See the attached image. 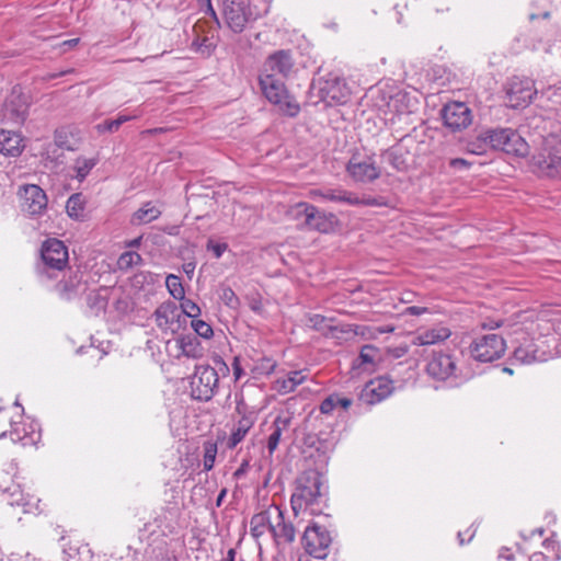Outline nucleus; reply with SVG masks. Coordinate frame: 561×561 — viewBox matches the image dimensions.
Wrapping results in <instances>:
<instances>
[{
	"mask_svg": "<svg viewBox=\"0 0 561 561\" xmlns=\"http://www.w3.org/2000/svg\"><path fill=\"white\" fill-rule=\"evenodd\" d=\"M325 495L320 473L306 471L296 480L295 491L290 497L291 510L296 516L306 512L319 515L322 513Z\"/></svg>",
	"mask_w": 561,
	"mask_h": 561,
	"instance_id": "f257e3e1",
	"label": "nucleus"
},
{
	"mask_svg": "<svg viewBox=\"0 0 561 561\" xmlns=\"http://www.w3.org/2000/svg\"><path fill=\"white\" fill-rule=\"evenodd\" d=\"M272 0H222V15L227 27L240 34L256 20L267 14Z\"/></svg>",
	"mask_w": 561,
	"mask_h": 561,
	"instance_id": "f03ea898",
	"label": "nucleus"
},
{
	"mask_svg": "<svg viewBox=\"0 0 561 561\" xmlns=\"http://www.w3.org/2000/svg\"><path fill=\"white\" fill-rule=\"evenodd\" d=\"M284 78L275 77L267 73H260L259 82L261 91L264 96L273 104L277 105L279 110L294 117L300 112L299 103L288 94Z\"/></svg>",
	"mask_w": 561,
	"mask_h": 561,
	"instance_id": "7ed1b4c3",
	"label": "nucleus"
},
{
	"mask_svg": "<svg viewBox=\"0 0 561 561\" xmlns=\"http://www.w3.org/2000/svg\"><path fill=\"white\" fill-rule=\"evenodd\" d=\"M533 172L540 176L561 178V142L554 138L545 139L530 160Z\"/></svg>",
	"mask_w": 561,
	"mask_h": 561,
	"instance_id": "20e7f679",
	"label": "nucleus"
},
{
	"mask_svg": "<svg viewBox=\"0 0 561 561\" xmlns=\"http://www.w3.org/2000/svg\"><path fill=\"white\" fill-rule=\"evenodd\" d=\"M308 196L319 202H330L348 206H381L383 203L380 198L371 196H358L356 193L344 190L341 186L336 187H319L311 188Z\"/></svg>",
	"mask_w": 561,
	"mask_h": 561,
	"instance_id": "39448f33",
	"label": "nucleus"
},
{
	"mask_svg": "<svg viewBox=\"0 0 561 561\" xmlns=\"http://www.w3.org/2000/svg\"><path fill=\"white\" fill-rule=\"evenodd\" d=\"M489 144L492 150H500L515 157H525L529 151L527 141L508 127L490 128Z\"/></svg>",
	"mask_w": 561,
	"mask_h": 561,
	"instance_id": "423d86ee",
	"label": "nucleus"
},
{
	"mask_svg": "<svg viewBox=\"0 0 561 561\" xmlns=\"http://www.w3.org/2000/svg\"><path fill=\"white\" fill-rule=\"evenodd\" d=\"M41 256L43 266L38 267L41 276L53 277V272L62 271L68 265V249L65 243L58 239H48L43 243Z\"/></svg>",
	"mask_w": 561,
	"mask_h": 561,
	"instance_id": "0eeeda50",
	"label": "nucleus"
},
{
	"mask_svg": "<svg viewBox=\"0 0 561 561\" xmlns=\"http://www.w3.org/2000/svg\"><path fill=\"white\" fill-rule=\"evenodd\" d=\"M469 348L473 359L481 363H490L504 355L506 342L500 334L488 333L474 339Z\"/></svg>",
	"mask_w": 561,
	"mask_h": 561,
	"instance_id": "6e6552de",
	"label": "nucleus"
},
{
	"mask_svg": "<svg viewBox=\"0 0 561 561\" xmlns=\"http://www.w3.org/2000/svg\"><path fill=\"white\" fill-rule=\"evenodd\" d=\"M218 383V373L214 367L198 365L191 380L192 397L195 400L208 401L215 396Z\"/></svg>",
	"mask_w": 561,
	"mask_h": 561,
	"instance_id": "1a4fd4ad",
	"label": "nucleus"
},
{
	"mask_svg": "<svg viewBox=\"0 0 561 561\" xmlns=\"http://www.w3.org/2000/svg\"><path fill=\"white\" fill-rule=\"evenodd\" d=\"M536 94L535 83L529 78L515 76L506 83V98L512 108L528 106Z\"/></svg>",
	"mask_w": 561,
	"mask_h": 561,
	"instance_id": "9d476101",
	"label": "nucleus"
},
{
	"mask_svg": "<svg viewBox=\"0 0 561 561\" xmlns=\"http://www.w3.org/2000/svg\"><path fill=\"white\" fill-rule=\"evenodd\" d=\"M331 542L332 537L327 528L312 524L305 529L302 546L309 556L324 559L329 553Z\"/></svg>",
	"mask_w": 561,
	"mask_h": 561,
	"instance_id": "9b49d317",
	"label": "nucleus"
},
{
	"mask_svg": "<svg viewBox=\"0 0 561 561\" xmlns=\"http://www.w3.org/2000/svg\"><path fill=\"white\" fill-rule=\"evenodd\" d=\"M319 96L328 105L344 104L350 98V89L342 77L336 73H329L320 82Z\"/></svg>",
	"mask_w": 561,
	"mask_h": 561,
	"instance_id": "f8f14e48",
	"label": "nucleus"
},
{
	"mask_svg": "<svg viewBox=\"0 0 561 561\" xmlns=\"http://www.w3.org/2000/svg\"><path fill=\"white\" fill-rule=\"evenodd\" d=\"M28 96L20 88H13L3 104V119L13 125H21L28 114Z\"/></svg>",
	"mask_w": 561,
	"mask_h": 561,
	"instance_id": "ddd939ff",
	"label": "nucleus"
},
{
	"mask_svg": "<svg viewBox=\"0 0 561 561\" xmlns=\"http://www.w3.org/2000/svg\"><path fill=\"white\" fill-rule=\"evenodd\" d=\"M346 171L357 183H370L380 176V169L373 157L353 156L346 164Z\"/></svg>",
	"mask_w": 561,
	"mask_h": 561,
	"instance_id": "4468645a",
	"label": "nucleus"
},
{
	"mask_svg": "<svg viewBox=\"0 0 561 561\" xmlns=\"http://www.w3.org/2000/svg\"><path fill=\"white\" fill-rule=\"evenodd\" d=\"M440 114L444 125L453 131L466 129L472 123L471 110L462 102L446 104Z\"/></svg>",
	"mask_w": 561,
	"mask_h": 561,
	"instance_id": "2eb2a0df",
	"label": "nucleus"
},
{
	"mask_svg": "<svg viewBox=\"0 0 561 561\" xmlns=\"http://www.w3.org/2000/svg\"><path fill=\"white\" fill-rule=\"evenodd\" d=\"M157 327L164 333H175L182 327V312L171 300L162 302L153 312Z\"/></svg>",
	"mask_w": 561,
	"mask_h": 561,
	"instance_id": "dca6fc26",
	"label": "nucleus"
},
{
	"mask_svg": "<svg viewBox=\"0 0 561 561\" xmlns=\"http://www.w3.org/2000/svg\"><path fill=\"white\" fill-rule=\"evenodd\" d=\"M19 195L21 197L22 210L31 216H39L47 208V196L46 193L35 184L23 185Z\"/></svg>",
	"mask_w": 561,
	"mask_h": 561,
	"instance_id": "f3484780",
	"label": "nucleus"
},
{
	"mask_svg": "<svg viewBox=\"0 0 561 561\" xmlns=\"http://www.w3.org/2000/svg\"><path fill=\"white\" fill-rule=\"evenodd\" d=\"M236 410L240 415V419L232 430L228 440V447L231 449L244 439L257 420V412L253 408H249L242 401L237 403Z\"/></svg>",
	"mask_w": 561,
	"mask_h": 561,
	"instance_id": "a211bd4d",
	"label": "nucleus"
},
{
	"mask_svg": "<svg viewBox=\"0 0 561 561\" xmlns=\"http://www.w3.org/2000/svg\"><path fill=\"white\" fill-rule=\"evenodd\" d=\"M427 374L437 380H447L456 377V359L447 353L434 352L426 365Z\"/></svg>",
	"mask_w": 561,
	"mask_h": 561,
	"instance_id": "6ab92c4d",
	"label": "nucleus"
},
{
	"mask_svg": "<svg viewBox=\"0 0 561 561\" xmlns=\"http://www.w3.org/2000/svg\"><path fill=\"white\" fill-rule=\"evenodd\" d=\"M294 67V59L290 50L280 49L271 54L264 61L261 73L286 78Z\"/></svg>",
	"mask_w": 561,
	"mask_h": 561,
	"instance_id": "aec40b11",
	"label": "nucleus"
},
{
	"mask_svg": "<svg viewBox=\"0 0 561 561\" xmlns=\"http://www.w3.org/2000/svg\"><path fill=\"white\" fill-rule=\"evenodd\" d=\"M7 494V501L11 506L22 507L26 514H38L42 512L39 507V499L35 495L25 493L20 485H12L3 490Z\"/></svg>",
	"mask_w": 561,
	"mask_h": 561,
	"instance_id": "412c9836",
	"label": "nucleus"
},
{
	"mask_svg": "<svg viewBox=\"0 0 561 561\" xmlns=\"http://www.w3.org/2000/svg\"><path fill=\"white\" fill-rule=\"evenodd\" d=\"M302 210L307 213V219L304 227L321 233H328L333 230L334 215L319 210L314 205H302Z\"/></svg>",
	"mask_w": 561,
	"mask_h": 561,
	"instance_id": "4be33fe9",
	"label": "nucleus"
},
{
	"mask_svg": "<svg viewBox=\"0 0 561 561\" xmlns=\"http://www.w3.org/2000/svg\"><path fill=\"white\" fill-rule=\"evenodd\" d=\"M392 389V382L387 378L370 380L362 390L360 399L367 404H375L390 396Z\"/></svg>",
	"mask_w": 561,
	"mask_h": 561,
	"instance_id": "5701e85b",
	"label": "nucleus"
},
{
	"mask_svg": "<svg viewBox=\"0 0 561 561\" xmlns=\"http://www.w3.org/2000/svg\"><path fill=\"white\" fill-rule=\"evenodd\" d=\"M278 518V506L271 505L265 511H262L252 516L250 520V531L254 538H260L266 531H272L273 518Z\"/></svg>",
	"mask_w": 561,
	"mask_h": 561,
	"instance_id": "b1692460",
	"label": "nucleus"
},
{
	"mask_svg": "<svg viewBox=\"0 0 561 561\" xmlns=\"http://www.w3.org/2000/svg\"><path fill=\"white\" fill-rule=\"evenodd\" d=\"M308 327L320 332L325 337L340 339L342 333L348 332L344 328L335 325L333 319L325 318L321 314H311L307 320Z\"/></svg>",
	"mask_w": 561,
	"mask_h": 561,
	"instance_id": "393cba45",
	"label": "nucleus"
},
{
	"mask_svg": "<svg viewBox=\"0 0 561 561\" xmlns=\"http://www.w3.org/2000/svg\"><path fill=\"white\" fill-rule=\"evenodd\" d=\"M55 290L64 300H72L85 290V285L81 282L79 273H72L67 279L60 280Z\"/></svg>",
	"mask_w": 561,
	"mask_h": 561,
	"instance_id": "a878e982",
	"label": "nucleus"
},
{
	"mask_svg": "<svg viewBox=\"0 0 561 561\" xmlns=\"http://www.w3.org/2000/svg\"><path fill=\"white\" fill-rule=\"evenodd\" d=\"M379 355V350L371 344H366L360 348L358 357L353 362L352 369L360 373H370L375 369L376 358Z\"/></svg>",
	"mask_w": 561,
	"mask_h": 561,
	"instance_id": "bb28decb",
	"label": "nucleus"
},
{
	"mask_svg": "<svg viewBox=\"0 0 561 561\" xmlns=\"http://www.w3.org/2000/svg\"><path fill=\"white\" fill-rule=\"evenodd\" d=\"M23 148V138L19 133L5 129L0 130V153L18 157Z\"/></svg>",
	"mask_w": 561,
	"mask_h": 561,
	"instance_id": "cd10ccee",
	"label": "nucleus"
},
{
	"mask_svg": "<svg viewBox=\"0 0 561 561\" xmlns=\"http://www.w3.org/2000/svg\"><path fill=\"white\" fill-rule=\"evenodd\" d=\"M451 335L449 328L438 324L420 331L414 337L415 345H432L447 340Z\"/></svg>",
	"mask_w": 561,
	"mask_h": 561,
	"instance_id": "c85d7f7f",
	"label": "nucleus"
},
{
	"mask_svg": "<svg viewBox=\"0 0 561 561\" xmlns=\"http://www.w3.org/2000/svg\"><path fill=\"white\" fill-rule=\"evenodd\" d=\"M272 536L277 543L280 541L290 543L295 540L296 531L291 523H287L284 517V512L278 506V518H273Z\"/></svg>",
	"mask_w": 561,
	"mask_h": 561,
	"instance_id": "c756f323",
	"label": "nucleus"
},
{
	"mask_svg": "<svg viewBox=\"0 0 561 561\" xmlns=\"http://www.w3.org/2000/svg\"><path fill=\"white\" fill-rule=\"evenodd\" d=\"M514 359L520 364H531L535 362H542L546 359L545 353L538 352L536 344L533 341H526L514 351Z\"/></svg>",
	"mask_w": 561,
	"mask_h": 561,
	"instance_id": "7c9ffc66",
	"label": "nucleus"
},
{
	"mask_svg": "<svg viewBox=\"0 0 561 561\" xmlns=\"http://www.w3.org/2000/svg\"><path fill=\"white\" fill-rule=\"evenodd\" d=\"M178 345L182 352V355L185 357L196 359L203 357L204 355V347L202 346L198 339L194 335H182L178 340Z\"/></svg>",
	"mask_w": 561,
	"mask_h": 561,
	"instance_id": "2f4dec72",
	"label": "nucleus"
},
{
	"mask_svg": "<svg viewBox=\"0 0 561 561\" xmlns=\"http://www.w3.org/2000/svg\"><path fill=\"white\" fill-rule=\"evenodd\" d=\"M33 431L30 433L24 425L20 422L11 421V430L4 431L0 434V439L9 436L13 443H21L23 446L33 444L35 440L32 436Z\"/></svg>",
	"mask_w": 561,
	"mask_h": 561,
	"instance_id": "473e14b6",
	"label": "nucleus"
},
{
	"mask_svg": "<svg viewBox=\"0 0 561 561\" xmlns=\"http://www.w3.org/2000/svg\"><path fill=\"white\" fill-rule=\"evenodd\" d=\"M289 426V419L277 416L272 424V432L267 438V449L270 455L277 449L282 434Z\"/></svg>",
	"mask_w": 561,
	"mask_h": 561,
	"instance_id": "72a5a7b5",
	"label": "nucleus"
},
{
	"mask_svg": "<svg viewBox=\"0 0 561 561\" xmlns=\"http://www.w3.org/2000/svg\"><path fill=\"white\" fill-rule=\"evenodd\" d=\"M160 215L161 210L152 203L148 202L133 214L130 222L133 225L149 224L159 218Z\"/></svg>",
	"mask_w": 561,
	"mask_h": 561,
	"instance_id": "f704fd0d",
	"label": "nucleus"
},
{
	"mask_svg": "<svg viewBox=\"0 0 561 561\" xmlns=\"http://www.w3.org/2000/svg\"><path fill=\"white\" fill-rule=\"evenodd\" d=\"M490 128L481 130L474 138L467 142V151L477 156L486 153L491 149L489 144Z\"/></svg>",
	"mask_w": 561,
	"mask_h": 561,
	"instance_id": "c9c22d12",
	"label": "nucleus"
},
{
	"mask_svg": "<svg viewBox=\"0 0 561 561\" xmlns=\"http://www.w3.org/2000/svg\"><path fill=\"white\" fill-rule=\"evenodd\" d=\"M84 199L80 193L72 194L66 204V210L69 217L79 220L84 215Z\"/></svg>",
	"mask_w": 561,
	"mask_h": 561,
	"instance_id": "e433bc0d",
	"label": "nucleus"
},
{
	"mask_svg": "<svg viewBox=\"0 0 561 561\" xmlns=\"http://www.w3.org/2000/svg\"><path fill=\"white\" fill-rule=\"evenodd\" d=\"M96 163L98 160L94 158H77L73 165L75 178L82 182L88 176L90 171L96 165Z\"/></svg>",
	"mask_w": 561,
	"mask_h": 561,
	"instance_id": "4c0bfd02",
	"label": "nucleus"
},
{
	"mask_svg": "<svg viewBox=\"0 0 561 561\" xmlns=\"http://www.w3.org/2000/svg\"><path fill=\"white\" fill-rule=\"evenodd\" d=\"M305 378L301 371H291L288 374L287 378L277 381L278 390L283 393L293 392L297 386L305 381Z\"/></svg>",
	"mask_w": 561,
	"mask_h": 561,
	"instance_id": "58836bf2",
	"label": "nucleus"
},
{
	"mask_svg": "<svg viewBox=\"0 0 561 561\" xmlns=\"http://www.w3.org/2000/svg\"><path fill=\"white\" fill-rule=\"evenodd\" d=\"M179 309L182 312V323L186 322V318H192V320H194L202 313L199 306L195 301L186 299L185 297L181 300Z\"/></svg>",
	"mask_w": 561,
	"mask_h": 561,
	"instance_id": "ea45409f",
	"label": "nucleus"
},
{
	"mask_svg": "<svg viewBox=\"0 0 561 561\" xmlns=\"http://www.w3.org/2000/svg\"><path fill=\"white\" fill-rule=\"evenodd\" d=\"M165 286L170 295L176 300H183L185 296L184 287L179 276L170 274L167 276Z\"/></svg>",
	"mask_w": 561,
	"mask_h": 561,
	"instance_id": "a19ab883",
	"label": "nucleus"
},
{
	"mask_svg": "<svg viewBox=\"0 0 561 561\" xmlns=\"http://www.w3.org/2000/svg\"><path fill=\"white\" fill-rule=\"evenodd\" d=\"M219 298L220 300L231 309H238L240 306V300L233 289L227 285H220L219 287Z\"/></svg>",
	"mask_w": 561,
	"mask_h": 561,
	"instance_id": "79ce46f5",
	"label": "nucleus"
},
{
	"mask_svg": "<svg viewBox=\"0 0 561 561\" xmlns=\"http://www.w3.org/2000/svg\"><path fill=\"white\" fill-rule=\"evenodd\" d=\"M217 455V444L213 442H206L204 444V459L203 467L205 471H209L214 468Z\"/></svg>",
	"mask_w": 561,
	"mask_h": 561,
	"instance_id": "37998d69",
	"label": "nucleus"
},
{
	"mask_svg": "<svg viewBox=\"0 0 561 561\" xmlns=\"http://www.w3.org/2000/svg\"><path fill=\"white\" fill-rule=\"evenodd\" d=\"M191 327L194 330V332L203 339L209 340L214 335V331H213V328L210 327V324L203 320H199V319L192 320Z\"/></svg>",
	"mask_w": 561,
	"mask_h": 561,
	"instance_id": "c03bdc74",
	"label": "nucleus"
},
{
	"mask_svg": "<svg viewBox=\"0 0 561 561\" xmlns=\"http://www.w3.org/2000/svg\"><path fill=\"white\" fill-rule=\"evenodd\" d=\"M141 262V256L137 252H124L118 257V265L121 268H129Z\"/></svg>",
	"mask_w": 561,
	"mask_h": 561,
	"instance_id": "a18cd8bd",
	"label": "nucleus"
},
{
	"mask_svg": "<svg viewBox=\"0 0 561 561\" xmlns=\"http://www.w3.org/2000/svg\"><path fill=\"white\" fill-rule=\"evenodd\" d=\"M399 150L392 148L386 153L388 161L392 164L394 169L398 171H402L407 168L405 161L401 158V154L398 152Z\"/></svg>",
	"mask_w": 561,
	"mask_h": 561,
	"instance_id": "49530a36",
	"label": "nucleus"
},
{
	"mask_svg": "<svg viewBox=\"0 0 561 561\" xmlns=\"http://www.w3.org/2000/svg\"><path fill=\"white\" fill-rule=\"evenodd\" d=\"M339 405L337 394H331L320 404V411L323 414L331 413Z\"/></svg>",
	"mask_w": 561,
	"mask_h": 561,
	"instance_id": "de8ad7c7",
	"label": "nucleus"
},
{
	"mask_svg": "<svg viewBox=\"0 0 561 561\" xmlns=\"http://www.w3.org/2000/svg\"><path fill=\"white\" fill-rule=\"evenodd\" d=\"M208 251H211L216 259H220L222 254L228 250V244L222 242L218 243L213 240H208L206 245Z\"/></svg>",
	"mask_w": 561,
	"mask_h": 561,
	"instance_id": "09e8293b",
	"label": "nucleus"
},
{
	"mask_svg": "<svg viewBox=\"0 0 561 561\" xmlns=\"http://www.w3.org/2000/svg\"><path fill=\"white\" fill-rule=\"evenodd\" d=\"M302 205H310L309 203L300 202L291 206L289 210V215L296 220H302V222L307 219V213L302 210Z\"/></svg>",
	"mask_w": 561,
	"mask_h": 561,
	"instance_id": "8fccbe9b",
	"label": "nucleus"
},
{
	"mask_svg": "<svg viewBox=\"0 0 561 561\" xmlns=\"http://www.w3.org/2000/svg\"><path fill=\"white\" fill-rule=\"evenodd\" d=\"M195 50L201 53L202 55L209 56L214 50V45L208 41V38H203L201 43H193Z\"/></svg>",
	"mask_w": 561,
	"mask_h": 561,
	"instance_id": "3c124183",
	"label": "nucleus"
},
{
	"mask_svg": "<svg viewBox=\"0 0 561 561\" xmlns=\"http://www.w3.org/2000/svg\"><path fill=\"white\" fill-rule=\"evenodd\" d=\"M275 367H276V363L274 360H272L271 358L264 357L261 359V362L256 368L261 374L270 375L274 371Z\"/></svg>",
	"mask_w": 561,
	"mask_h": 561,
	"instance_id": "603ef678",
	"label": "nucleus"
},
{
	"mask_svg": "<svg viewBox=\"0 0 561 561\" xmlns=\"http://www.w3.org/2000/svg\"><path fill=\"white\" fill-rule=\"evenodd\" d=\"M95 129L100 134H103V133H114V131L118 130V126H117V123H115L114 119H111V121H105V122H103L101 124H98L95 126Z\"/></svg>",
	"mask_w": 561,
	"mask_h": 561,
	"instance_id": "864d4df0",
	"label": "nucleus"
},
{
	"mask_svg": "<svg viewBox=\"0 0 561 561\" xmlns=\"http://www.w3.org/2000/svg\"><path fill=\"white\" fill-rule=\"evenodd\" d=\"M471 163L462 158H455L449 161V167L453 169H469Z\"/></svg>",
	"mask_w": 561,
	"mask_h": 561,
	"instance_id": "5fc2aeb1",
	"label": "nucleus"
},
{
	"mask_svg": "<svg viewBox=\"0 0 561 561\" xmlns=\"http://www.w3.org/2000/svg\"><path fill=\"white\" fill-rule=\"evenodd\" d=\"M428 312L426 307L411 306L405 308L404 313L411 316H421Z\"/></svg>",
	"mask_w": 561,
	"mask_h": 561,
	"instance_id": "6e6d98bb",
	"label": "nucleus"
},
{
	"mask_svg": "<svg viewBox=\"0 0 561 561\" xmlns=\"http://www.w3.org/2000/svg\"><path fill=\"white\" fill-rule=\"evenodd\" d=\"M137 117H138L137 115H123V114H121L114 121H115V123H117V126L119 128L124 123L129 122L131 119H135Z\"/></svg>",
	"mask_w": 561,
	"mask_h": 561,
	"instance_id": "4d7b16f0",
	"label": "nucleus"
},
{
	"mask_svg": "<svg viewBox=\"0 0 561 561\" xmlns=\"http://www.w3.org/2000/svg\"><path fill=\"white\" fill-rule=\"evenodd\" d=\"M195 271V263L194 262H187L183 264V272L188 275L191 278Z\"/></svg>",
	"mask_w": 561,
	"mask_h": 561,
	"instance_id": "13d9d810",
	"label": "nucleus"
},
{
	"mask_svg": "<svg viewBox=\"0 0 561 561\" xmlns=\"http://www.w3.org/2000/svg\"><path fill=\"white\" fill-rule=\"evenodd\" d=\"M249 467L248 461H244L233 473L234 478L240 479L245 472Z\"/></svg>",
	"mask_w": 561,
	"mask_h": 561,
	"instance_id": "bf43d9fd",
	"label": "nucleus"
},
{
	"mask_svg": "<svg viewBox=\"0 0 561 561\" xmlns=\"http://www.w3.org/2000/svg\"><path fill=\"white\" fill-rule=\"evenodd\" d=\"M337 401H339V405L337 407H341L342 409L346 410L351 407L352 404V400L348 399V398H341L337 396Z\"/></svg>",
	"mask_w": 561,
	"mask_h": 561,
	"instance_id": "052dcab7",
	"label": "nucleus"
},
{
	"mask_svg": "<svg viewBox=\"0 0 561 561\" xmlns=\"http://www.w3.org/2000/svg\"><path fill=\"white\" fill-rule=\"evenodd\" d=\"M232 366H233V373H234L236 379H239L242 375V369L240 367L238 358H234Z\"/></svg>",
	"mask_w": 561,
	"mask_h": 561,
	"instance_id": "680f3d73",
	"label": "nucleus"
},
{
	"mask_svg": "<svg viewBox=\"0 0 561 561\" xmlns=\"http://www.w3.org/2000/svg\"><path fill=\"white\" fill-rule=\"evenodd\" d=\"M227 495V489H222L216 500V505L219 507Z\"/></svg>",
	"mask_w": 561,
	"mask_h": 561,
	"instance_id": "e2e57ef3",
	"label": "nucleus"
},
{
	"mask_svg": "<svg viewBox=\"0 0 561 561\" xmlns=\"http://www.w3.org/2000/svg\"><path fill=\"white\" fill-rule=\"evenodd\" d=\"M250 308L255 311V312H260L262 310V305H261V301L260 300H253L251 304H250Z\"/></svg>",
	"mask_w": 561,
	"mask_h": 561,
	"instance_id": "0e129e2a",
	"label": "nucleus"
},
{
	"mask_svg": "<svg viewBox=\"0 0 561 561\" xmlns=\"http://www.w3.org/2000/svg\"><path fill=\"white\" fill-rule=\"evenodd\" d=\"M236 551L234 549H229L227 556L221 561H234Z\"/></svg>",
	"mask_w": 561,
	"mask_h": 561,
	"instance_id": "69168bd1",
	"label": "nucleus"
},
{
	"mask_svg": "<svg viewBox=\"0 0 561 561\" xmlns=\"http://www.w3.org/2000/svg\"><path fill=\"white\" fill-rule=\"evenodd\" d=\"M79 43V38H72V39H69V41H65L62 42V46H68V47H73L76 46L77 44Z\"/></svg>",
	"mask_w": 561,
	"mask_h": 561,
	"instance_id": "338daca9",
	"label": "nucleus"
},
{
	"mask_svg": "<svg viewBox=\"0 0 561 561\" xmlns=\"http://www.w3.org/2000/svg\"><path fill=\"white\" fill-rule=\"evenodd\" d=\"M407 351H408L407 347H398L394 351L396 352L394 356L400 357V356L404 355L407 353Z\"/></svg>",
	"mask_w": 561,
	"mask_h": 561,
	"instance_id": "774afa93",
	"label": "nucleus"
}]
</instances>
